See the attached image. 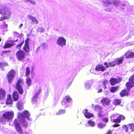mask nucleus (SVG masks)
<instances>
[{"mask_svg": "<svg viewBox=\"0 0 134 134\" xmlns=\"http://www.w3.org/2000/svg\"><path fill=\"white\" fill-rule=\"evenodd\" d=\"M125 85L127 88L122 90L120 93L121 97L129 96L130 89L134 87V73L129 77V81L126 83Z\"/></svg>", "mask_w": 134, "mask_h": 134, "instance_id": "1", "label": "nucleus"}, {"mask_svg": "<svg viewBox=\"0 0 134 134\" xmlns=\"http://www.w3.org/2000/svg\"><path fill=\"white\" fill-rule=\"evenodd\" d=\"M0 14L3 15L0 18V21L9 19L11 16V13L9 9L3 6L0 7Z\"/></svg>", "mask_w": 134, "mask_h": 134, "instance_id": "2", "label": "nucleus"}, {"mask_svg": "<svg viewBox=\"0 0 134 134\" xmlns=\"http://www.w3.org/2000/svg\"><path fill=\"white\" fill-rule=\"evenodd\" d=\"M26 53L22 50H18L15 54L16 59L20 61H24L26 58Z\"/></svg>", "mask_w": 134, "mask_h": 134, "instance_id": "3", "label": "nucleus"}, {"mask_svg": "<svg viewBox=\"0 0 134 134\" xmlns=\"http://www.w3.org/2000/svg\"><path fill=\"white\" fill-rule=\"evenodd\" d=\"M24 82L23 80L21 79H18L16 83L15 86L16 89L18 90L19 93L21 95H22L24 93V90L21 86V84H23Z\"/></svg>", "mask_w": 134, "mask_h": 134, "instance_id": "4", "label": "nucleus"}, {"mask_svg": "<svg viewBox=\"0 0 134 134\" xmlns=\"http://www.w3.org/2000/svg\"><path fill=\"white\" fill-rule=\"evenodd\" d=\"M14 128L16 132L19 134H23V131L19 123L16 119L14 121Z\"/></svg>", "mask_w": 134, "mask_h": 134, "instance_id": "5", "label": "nucleus"}, {"mask_svg": "<svg viewBox=\"0 0 134 134\" xmlns=\"http://www.w3.org/2000/svg\"><path fill=\"white\" fill-rule=\"evenodd\" d=\"M15 72L13 69H11L9 71L7 76L8 81L9 84L11 83L15 76Z\"/></svg>", "mask_w": 134, "mask_h": 134, "instance_id": "6", "label": "nucleus"}, {"mask_svg": "<svg viewBox=\"0 0 134 134\" xmlns=\"http://www.w3.org/2000/svg\"><path fill=\"white\" fill-rule=\"evenodd\" d=\"M14 115L13 111H11L5 112L2 116L4 118L7 120H10L12 119Z\"/></svg>", "mask_w": 134, "mask_h": 134, "instance_id": "7", "label": "nucleus"}, {"mask_svg": "<svg viewBox=\"0 0 134 134\" xmlns=\"http://www.w3.org/2000/svg\"><path fill=\"white\" fill-rule=\"evenodd\" d=\"M122 80V78L120 77L118 78L111 77L110 78L109 81L110 84L113 86L115 85L116 83L120 82Z\"/></svg>", "mask_w": 134, "mask_h": 134, "instance_id": "8", "label": "nucleus"}, {"mask_svg": "<svg viewBox=\"0 0 134 134\" xmlns=\"http://www.w3.org/2000/svg\"><path fill=\"white\" fill-rule=\"evenodd\" d=\"M30 39L26 38L25 41V43L23 47V50L26 53H29L30 52V47L29 45V41Z\"/></svg>", "mask_w": 134, "mask_h": 134, "instance_id": "9", "label": "nucleus"}, {"mask_svg": "<svg viewBox=\"0 0 134 134\" xmlns=\"http://www.w3.org/2000/svg\"><path fill=\"white\" fill-rule=\"evenodd\" d=\"M57 44L62 46L65 45L66 44V40L63 37H59L57 39Z\"/></svg>", "mask_w": 134, "mask_h": 134, "instance_id": "10", "label": "nucleus"}, {"mask_svg": "<svg viewBox=\"0 0 134 134\" xmlns=\"http://www.w3.org/2000/svg\"><path fill=\"white\" fill-rule=\"evenodd\" d=\"M125 119V116L122 115H120L116 119L113 120L112 122L116 123L120 122L121 120H124Z\"/></svg>", "mask_w": 134, "mask_h": 134, "instance_id": "11", "label": "nucleus"}, {"mask_svg": "<svg viewBox=\"0 0 134 134\" xmlns=\"http://www.w3.org/2000/svg\"><path fill=\"white\" fill-rule=\"evenodd\" d=\"M111 100L109 98L107 97L103 98L101 100L100 102L103 105L109 106L110 105Z\"/></svg>", "mask_w": 134, "mask_h": 134, "instance_id": "12", "label": "nucleus"}, {"mask_svg": "<svg viewBox=\"0 0 134 134\" xmlns=\"http://www.w3.org/2000/svg\"><path fill=\"white\" fill-rule=\"evenodd\" d=\"M83 113L85 117L87 119H89L94 117V115L88 111L87 109H85L83 111Z\"/></svg>", "mask_w": 134, "mask_h": 134, "instance_id": "13", "label": "nucleus"}, {"mask_svg": "<svg viewBox=\"0 0 134 134\" xmlns=\"http://www.w3.org/2000/svg\"><path fill=\"white\" fill-rule=\"evenodd\" d=\"M106 69L105 67L102 65L99 64L96 66L95 70L97 71H102L103 72Z\"/></svg>", "mask_w": 134, "mask_h": 134, "instance_id": "14", "label": "nucleus"}, {"mask_svg": "<svg viewBox=\"0 0 134 134\" xmlns=\"http://www.w3.org/2000/svg\"><path fill=\"white\" fill-rule=\"evenodd\" d=\"M126 58H131L134 57V52L128 51L125 54Z\"/></svg>", "mask_w": 134, "mask_h": 134, "instance_id": "15", "label": "nucleus"}, {"mask_svg": "<svg viewBox=\"0 0 134 134\" xmlns=\"http://www.w3.org/2000/svg\"><path fill=\"white\" fill-rule=\"evenodd\" d=\"M124 57L123 56L115 59V61L116 65H119L122 64L124 61Z\"/></svg>", "mask_w": 134, "mask_h": 134, "instance_id": "16", "label": "nucleus"}, {"mask_svg": "<svg viewBox=\"0 0 134 134\" xmlns=\"http://www.w3.org/2000/svg\"><path fill=\"white\" fill-rule=\"evenodd\" d=\"M16 107L19 110H21L23 108V104L22 102L20 101H18L16 104Z\"/></svg>", "mask_w": 134, "mask_h": 134, "instance_id": "17", "label": "nucleus"}, {"mask_svg": "<svg viewBox=\"0 0 134 134\" xmlns=\"http://www.w3.org/2000/svg\"><path fill=\"white\" fill-rule=\"evenodd\" d=\"M13 97L14 101H16L18 100L19 95L16 91H14L13 93Z\"/></svg>", "mask_w": 134, "mask_h": 134, "instance_id": "18", "label": "nucleus"}, {"mask_svg": "<svg viewBox=\"0 0 134 134\" xmlns=\"http://www.w3.org/2000/svg\"><path fill=\"white\" fill-rule=\"evenodd\" d=\"M13 102V101L11 95L10 94L8 95L6 102V104H11Z\"/></svg>", "mask_w": 134, "mask_h": 134, "instance_id": "19", "label": "nucleus"}, {"mask_svg": "<svg viewBox=\"0 0 134 134\" xmlns=\"http://www.w3.org/2000/svg\"><path fill=\"white\" fill-rule=\"evenodd\" d=\"M23 127L25 128H26L28 126V123L24 119H23L20 122Z\"/></svg>", "mask_w": 134, "mask_h": 134, "instance_id": "20", "label": "nucleus"}, {"mask_svg": "<svg viewBox=\"0 0 134 134\" xmlns=\"http://www.w3.org/2000/svg\"><path fill=\"white\" fill-rule=\"evenodd\" d=\"M121 103V100L120 99H114L113 100V104L115 106L120 105Z\"/></svg>", "mask_w": 134, "mask_h": 134, "instance_id": "21", "label": "nucleus"}, {"mask_svg": "<svg viewBox=\"0 0 134 134\" xmlns=\"http://www.w3.org/2000/svg\"><path fill=\"white\" fill-rule=\"evenodd\" d=\"M10 50L3 51L1 53V55L3 57L7 56L8 57L9 54L8 53H10Z\"/></svg>", "mask_w": 134, "mask_h": 134, "instance_id": "22", "label": "nucleus"}, {"mask_svg": "<svg viewBox=\"0 0 134 134\" xmlns=\"http://www.w3.org/2000/svg\"><path fill=\"white\" fill-rule=\"evenodd\" d=\"M28 17L29 19L31 20V21H33L34 23H35L36 24L38 23V21L36 18L30 15L28 16Z\"/></svg>", "mask_w": 134, "mask_h": 134, "instance_id": "23", "label": "nucleus"}, {"mask_svg": "<svg viewBox=\"0 0 134 134\" xmlns=\"http://www.w3.org/2000/svg\"><path fill=\"white\" fill-rule=\"evenodd\" d=\"M5 91L4 90L0 89V100L3 99L5 96Z\"/></svg>", "mask_w": 134, "mask_h": 134, "instance_id": "24", "label": "nucleus"}, {"mask_svg": "<svg viewBox=\"0 0 134 134\" xmlns=\"http://www.w3.org/2000/svg\"><path fill=\"white\" fill-rule=\"evenodd\" d=\"M14 44H9L7 42H5L3 48L4 49L10 48Z\"/></svg>", "mask_w": 134, "mask_h": 134, "instance_id": "25", "label": "nucleus"}, {"mask_svg": "<svg viewBox=\"0 0 134 134\" xmlns=\"http://www.w3.org/2000/svg\"><path fill=\"white\" fill-rule=\"evenodd\" d=\"M119 88V86L111 87L110 90V91L113 93H114L117 91Z\"/></svg>", "mask_w": 134, "mask_h": 134, "instance_id": "26", "label": "nucleus"}, {"mask_svg": "<svg viewBox=\"0 0 134 134\" xmlns=\"http://www.w3.org/2000/svg\"><path fill=\"white\" fill-rule=\"evenodd\" d=\"M91 81H88L85 82L84 86L87 89H89L91 88Z\"/></svg>", "mask_w": 134, "mask_h": 134, "instance_id": "27", "label": "nucleus"}, {"mask_svg": "<svg viewBox=\"0 0 134 134\" xmlns=\"http://www.w3.org/2000/svg\"><path fill=\"white\" fill-rule=\"evenodd\" d=\"M102 107L99 105H96L94 106V109L96 111L98 110L99 111L102 112L103 111H102Z\"/></svg>", "mask_w": 134, "mask_h": 134, "instance_id": "28", "label": "nucleus"}, {"mask_svg": "<svg viewBox=\"0 0 134 134\" xmlns=\"http://www.w3.org/2000/svg\"><path fill=\"white\" fill-rule=\"evenodd\" d=\"M106 126L105 124H103L102 122H99L97 125V127L100 129H103Z\"/></svg>", "mask_w": 134, "mask_h": 134, "instance_id": "29", "label": "nucleus"}, {"mask_svg": "<svg viewBox=\"0 0 134 134\" xmlns=\"http://www.w3.org/2000/svg\"><path fill=\"white\" fill-rule=\"evenodd\" d=\"M30 68L29 67H27L25 70V74L26 76H29L30 75Z\"/></svg>", "mask_w": 134, "mask_h": 134, "instance_id": "30", "label": "nucleus"}, {"mask_svg": "<svg viewBox=\"0 0 134 134\" xmlns=\"http://www.w3.org/2000/svg\"><path fill=\"white\" fill-rule=\"evenodd\" d=\"M87 123L90 126L92 127H94L95 124L94 122L91 120H90L88 121Z\"/></svg>", "mask_w": 134, "mask_h": 134, "instance_id": "31", "label": "nucleus"}, {"mask_svg": "<svg viewBox=\"0 0 134 134\" xmlns=\"http://www.w3.org/2000/svg\"><path fill=\"white\" fill-rule=\"evenodd\" d=\"M64 100H65L68 103L70 102L72 100V99L69 96H66L63 98Z\"/></svg>", "mask_w": 134, "mask_h": 134, "instance_id": "32", "label": "nucleus"}, {"mask_svg": "<svg viewBox=\"0 0 134 134\" xmlns=\"http://www.w3.org/2000/svg\"><path fill=\"white\" fill-rule=\"evenodd\" d=\"M31 82L32 80L29 77H28L26 79V82L29 87L30 86Z\"/></svg>", "mask_w": 134, "mask_h": 134, "instance_id": "33", "label": "nucleus"}, {"mask_svg": "<svg viewBox=\"0 0 134 134\" xmlns=\"http://www.w3.org/2000/svg\"><path fill=\"white\" fill-rule=\"evenodd\" d=\"M66 112V110H64L60 109L56 113L57 115H60L64 114Z\"/></svg>", "mask_w": 134, "mask_h": 134, "instance_id": "34", "label": "nucleus"}, {"mask_svg": "<svg viewBox=\"0 0 134 134\" xmlns=\"http://www.w3.org/2000/svg\"><path fill=\"white\" fill-rule=\"evenodd\" d=\"M24 41H23L20 43L17 44L16 46V48L17 49H18L19 50H21L20 49L21 48L22 46L24 44Z\"/></svg>", "mask_w": 134, "mask_h": 134, "instance_id": "35", "label": "nucleus"}, {"mask_svg": "<svg viewBox=\"0 0 134 134\" xmlns=\"http://www.w3.org/2000/svg\"><path fill=\"white\" fill-rule=\"evenodd\" d=\"M23 114H24V116H25L28 119L30 116L29 111L27 110H25L23 112Z\"/></svg>", "mask_w": 134, "mask_h": 134, "instance_id": "36", "label": "nucleus"}, {"mask_svg": "<svg viewBox=\"0 0 134 134\" xmlns=\"http://www.w3.org/2000/svg\"><path fill=\"white\" fill-rule=\"evenodd\" d=\"M129 128L130 129L131 132L134 131V124H130L128 125Z\"/></svg>", "mask_w": 134, "mask_h": 134, "instance_id": "37", "label": "nucleus"}, {"mask_svg": "<svg viewBox=\"0 0 134 134\" xmlns=\"http://www.w3.org/2000/svg\"><path fill=\"white\" fill-rule=\"evenodd\" d=\"M109 66L113 67L115 66L116 65L115 61H114L112 62H110L108 63Z\"/></svg>", "mask_w": 134, "mask_h": 134, "instance_id": "38", "label": "nucleus"}, {"mask_svg": "<svg viewBox=\"0 0 134 134\" xmlns=\"http://www.w3.org/2000/svg\"><path fill=\"white\" fill-rule=\"evenodd\" d=\"M122 127L123 129H125V131L126 132H129L128 129L129 127H128L127 125H123L122 126Z\"/></svg>", "mask_w": 134, "mask_h": 134, "instance_id": "39", "label": "nucleus"}, {"mask_svg": "<svg viewBox=\"0 0 134 134\" xmlns=\"http://www.w3.org/2000/svg\"><path fill=\"white\" fill-rule=\"evenodd\" d=\"M102 120L105 122V123H107L108 122L109 119L107 118H104L102 119Z\"/></svg>", "mask_w": 134, "mask_h": 134, "instance_id": "40", "label": "nucleus"}, {"mask_svg": "<svg viewBox=\"0 0 134 134\" xmlns=\"http://www.w3.org/2000/svg\"><path fill=\"white\" fill-rule=\"evenodd\" d=\"M6 65L5 64L4 62H0V68H3Z\"/></svg>", "mask_w": 134, "mask_h": 134, "instance_id": "41", "label": "nucleus"}, {"mask_svg": "<svg viewBox=\"0 0 134 134\" xmlns=\"http://www.w3.org/2000/svg\"><path fill=\"white\" fill-rule=\"evenodd\" d=\"M113 131L110 130H108L105 134H112Z\"/></svg>", "mask_w": 134, "mask_h": 134, "instance_id": "42", "label": "nucleus"}, {"mask_svg": "<svg viewBox=\"0 0 134 134\" xmlns=\"http://www.w3.org/2000/svg\"><path fill=\"white\" fill-rule=\"evenodd\" d=\"M97 115L98 117L99 118L102 117L104 116V114L102 113L101 112L98 113Z\"/></svg>", "mask_w": 134, "mask_h": 134, "instance_id": "43", "label": "nucleus"}, {"mask_svg": "<svg viewBox=\"0 0 134 134\" xmlns=\"http://www.w3.org/2000/svg\"><path fill=\"white\" fill-rule=\"evenodd\" d=\"M38 95V93H36L35 96L32 97V100L33 101H35L36 100L37 96Z\"/></svg>", "mask_w": 134, "mask_h": 134, "instance_id": "44", "label": "nucleus"}, {"mask_svg": "<svg viewBox=\"0 0 134 134\" xmlns=\"http://www.w3.org/2000/svg\"><path fill=\"white\" fill-rule=\"evenodd\" d=\"M72 81L70 82L66 86V89H68L71 86Z\"/></svg>", "mask_w": 134, "mask_h": 134, "instance_id": "45", "label": "nucleus"}, {"mask_svg": "<svg viewBox=\"0 0 134 134\" xmlns=\"http://www.w3.org/2000/svg\"><path fill=\"white\" fill-rule=\"evenodd\" d=\"M38 30L39 32H42L44 31V29L41 27H40L38 28Z\"/></svg>", "mask_w": 134, "mask_h": 134, "instance_id": "46", "label": "nucleus"}, {"mask_svg": "<svg viewBox=\"0 0 134 134\" xmlns=\"http://www.w3.org/2000/svg\"><path fill=\"white\" fill-rule=\"evenodd\" d=\"M108 64V63L106 62H105L104 63V65H105L106 68H107L109 67V65Z\"/></svg>", "mask_w": 134, "mask_h": 134, "instance_id": "47", "label": "nucleus"}, {"mask_svg": "<svg viewBox=\"0 0 134 134\" xmlns=\"http://www.w3.org/2000/svg\"><path fill=\"white\" fill-rule=\"evenodd\" d=\"M108 82V81L107 80H105L103 81L102 83L104 85H106L107 83Z\"/></svg>", "mask_w": 134, "mask_h": 134, "instance_id": "48", "label": "nucleus"}, {"mask_svg": "<svg viewBox=\"0 0 134 134\" xmlns=\"http://www.w3.org/2000/svg\"><path fill=\"white\" fill-rule=\"evenodd\" d=\"M66 101L65 100H64V99L63 98V100L62 102V105H65V104H66Z\"/></svg>", "mask_w": 134, "mask_h": 134, "instance_id": "49", "label": "nucleus"}, {"mask_svg": "<svg viewBox=\"0 0 134 134\" xmlns=\"http://www.w3.org/2000/svg\"><path fill=\"white\" fill-rule=\"evenodd\" d=\"M120 126V125L119 124H117L113 125V126L114 127H118Z\"/></svg>", "mask_w": 134, "mask_h": 134, "instance_id": "50", "label": "nucleus"}, {"mask_svg": "<svg viewBox=\"0 0 134 134\" xmlns=\"http://www.w3.org/2000/svg\"><path fill=\"white\" fill-rule=\"evenodd\" d=\"M106 3L108 4H111V2L107 0L106 1Z\"/></svg>", "mask_w": 134, "mask_h": 134, "instance_id": "51", "label": "nucleus"}, {"mask_svg": "<svg viewBox=\"0 0 134 134\" xmlns=\"http://www.w3.org/2000/svg\"><path fill=\"white\" fill-rule=\"evenodd\" d=\"M4 119L3 118H0V121L3 122H4Z\"/></svg>", "mask_w": 134, "mask_h": 134, "instance_id": "52", "label": "nucleus"}, {"mask_svg": "<svg viewBox=\"0 0 134 134\" xmlns=\"http://www.w3.org/2000/svg\"><path fill=\"white\" fill-rule=\"evenodd\" d=\"M102 89H100L98 90V93H99L102 92Z\"/></svg>", "mask_w": 134, "mask_h": 134, "instance_id": "53", "label": "nucleus"}, {"mask_svg": "<svg viewBox=\"0 0 134 134\" xmlns=\"http://www.w3.org/2000/svg\"><path fill=\"white\" fill-rule=\"evenodd\" d=\"M41 89H39L38 91V92L37 93H38V94H40L41 93Z\"/></svg>", "mask_w": 134, "mask_h": 134, "instance_id": "54", "label": "nucleus"}, {"mask_svg": "<svg viewBox=\"0 0 134 134\" xmlns=\"http://www.w3.org/2000/svg\"><path fill=\"white\" fill-rule=\"evenodd\" d=\"M23 24H21L20 25H19V28L20 29H21V27L23 26Z\"/></svg>", "mask_w": 134, "mask_h": 134, "instance_id": "55", "label": "nucleus"}, {"mask_svg": "<svg viewBox=\"0 0 134 134\" xmlns=\"http://www.w3.org/2000/svg\"><path fill=\"white\" fill-rule=\"evenodd\" d=\"M4 24L5 25V26L6 27H7V26H8V25H7L6 24H5V23H4Z\"/></svg>", "mask_w": 134, "mask_h": 134, "instance_id": "56", "label": "nucleus"}, {"mask_svg": "<svg viewBox=\"0 0 134 134\" xmlns=\"http://www.w3.org/2000/svg\"><path fill=\"white\" fill-rule=\"evenodd\" d=\"M132 109L134 111V105H133L132 108Z\"/></svg>", "mask_w": 134, "mask_h": 134, "instance_id": "57", "label": "nucleus"}, {"mask_svg": "<svg viewBox=\"0 0 134 134\" xmlns=\"http://www.w3.org/2000/svg\"><path fill=\"white\" fill-rule=\"evenodd\" d=\"M18 39H17V40H16L14 42L17 41H18Z\"/></svg>", "mask_w": 134, "mask_h": 134, "instance_id": "58", "label": "nucleus"}, {"mask_svg": "<svg viewBox=\"0 0 134 134\" xmlns=\"http://www.w3.org/2000/svg\"><path fill=\"white\" fill-rule=\"evenodd\" d=\"M1 41V39L0 38V42Z\"/></svg>", "mask_w": 134, "mask_h": 134, "instance_id": "59", "label": "nucleus"}, {"mask_svg": "<svg viewBox=\"0 0 134 134\" xmlns=\"http://www.w3.org/2000/svg\"><path fill=\"white\" fill-rule=\"evenodd\" d=\"M38 49H37V51Z\"/></svg>", "mask_w": 134, "mask_h": 134, "instance_id": "60", "label": "nucleus"}]
</instances>
